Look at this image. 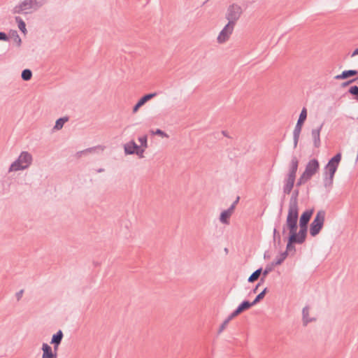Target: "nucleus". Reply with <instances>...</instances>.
<instances>
[{
	"label": "nucleus",
	"mask_w": 358,
	"mask_h": 358,
	"mask_svg": "<svg viewBox=\"0 0 358 358\" xmlns=\"http://www.w3.org/2000/svg\"><path fill=\"white\" fill-rule=\"evenodd\" d=\"M341 160V153L338 152L331 158L324 166V185L329 187L332 185L335 173Z\"/></svg>",
	"instance_id": "1"
},
{
	"label": "nucleus",
	"mask_w": 358,
	"mask_h": 358,
	"mask_svg": "<svg viewBox=\"0 0 358 358\" xmlns=\"http://www.w3.org/2000/svg\"><path fill=\"white\" fill-rule=\"evenodd\" d=\"M48 0H22L13 9L14 14H27L35 12L45 5Z\"/></svg>",
	"instance_id": "2"
},
{
	"label": "nucleus",
	"mask_w": 358,
	"mask_h": 358,
	"mask_svg": "<svg viewBox=\"0 0 358 358\" xmlns=\"http://www.w3.org/2000/svg\"><path fill=\"white\" fill-rule=\"evenodd\" d=\"M32 160V155L28 152L23 151L18 158L10 164L8 171L11 172L24 170L31 165Z\"/></svg>",
	"instance_id": "3"
},
{
	"label": "nucleus",
	"mask_w": 358,
	"mask_h": 358,
	"mask_svg": "<svg viewBox=\"0 0 358 358\" xmlns=\"http://www.w3.org/2000/svg\"><path fill=\"white\" fill-rule=\"evenodd\" d=\"M299 219V208L289 207L286 219V227L289 234H297V221Z\"/></svg>",
	"instance_id": "4"
},
{
	"label": "nucleus",
	"mask_w": 358,
	"mask_h": 358,
	"mask_svg": "<svg viewBox=\"0 0 358 358\" xmlns=\"http://www.w3.org/2000/svg\"><path fill=\"white\" fill-rule=\"evenodd\" d=\"M325 216L326 212L323 210H320L317 213L310 225V234L313 237L316 236L320 232L324 225Z\"/></svg>",
	"instance_id": "5"
},
{
	"label": "nucleus",
	"mask_w": 358,
	"mask_h": 358,
	"mask_svg": "<svg viewBox=\"0 0 358 358\" xmlns=\"http://www.w3.org/2000/svg\"><path fill=\"white\" fill-rule=\"evenodd\" d=\"M314 210L308 209L305 210L299 218V231H298L297 235L303 238H306L307 236V231H308V224L309 221L313 215Z\"/></svg>",
	"instance_id": "6"
},
{
	"label": "nucleus",
	"mask_w": 358,
	"mask_h": 358,
	"mask_svg": "<svg viewBox=\"0 0 358 358\" xmlns=\"http://www.w3.org/2000/svg\"><path fill=\"white\" fill-rule=\"evenodd\" d=\"M243 12V10L242 7L238 3H234L229 5L227 8L225 17L228 20V22L232 23L235 25L236 22L241 17Z\"/></svg>",
	"instance_id": "7"
},
{
	"label": "nucleus",
	"mask_w": 358,
	"mask_h": 358,
	"mask_svg": "<svg viewBox=\"0 0 358 358\" xmlns=\"http://www.w3.org/2000/svg\"><path fill=\"white\" fill-rule=\"evenodd\" d=\"M307 118V110L303 108L299 115V119L293 131L294 148H296L301 131L302 126Z\"/></svg>",
	"instance_id": "8"
},
{
	"label": "nucleus",
	"mask_w": 358,
	"mask_h": 358,
	"mask_svg": "<svg viewBox=\"0 0 358 358\" xmlns=\"http://www.w3.org/2000/svg\"><path fill=\"white\" fill-rule=\"evenodd\" d=\"M319 169L320 164L318 160L313 159L307 163L303 173L310 179L318 171Z\"/></svg>",
	"instance_id": "9"
},
{
	"label": "nucleus",
	"mask_w": 358,
	"mask_h": 358,
	"mask_svg": "<svg viewBox=\"0 0 358 358\" xmlns=\"http://www.w3.org/2000/svg\"><path fill=\"white\" fill-rule=\"evenodd\" d=\"M234 26L232 23L228 22L218 35L217 41L222 43L227 41L234 31Z\"/></svg>",
	"instance_id": "10"
},
{
	"label": "nucleus",
	"mask_w": 358,
	"mask_h": 358,
	"mask_svg": "<svg viewBox=\"0 0 358 358\" xmlns=\"http://www.w3.org/2000/svg\"><path fill=\"white\" fill-rule=\"evenodd\" d=\"M124 152L126 155L136 154L141 157L144 152L143 149H141L134 141H131L126 143L124 146Z\"/></svg>",
	"instance_id": "11"
},
{
	"label": "nucleus",
	"mask_w": 358,
	"mask_h": 358,
	"mask_svg": "<svg viewBox=\"0 0 358 358\" xmlns=\"http://www.w3.org/2000/svg\"><path fill=\"white\" fill-rule=\"evenodd\" d=\"M306 239L299 236L297 234H289L288 237V242L286 247L285 251H292L295 252L294 244H302L305 242Z\"/></svg>",
	"instance_id": "12"
},
{
	"label": "nucleus",
	"mask_w": 358,
	"mask_h": 358,
	"mask_svg": "<svg viewBox=\"0 0 358 358\" xmlns=\"http://www.w3.org/2000/svg\"><path fill=\"white\" fill-rule=\"evenodd\" d=\"M157 92L150 93L144 95L142 96L138 102L136 103V105L133 107L132 112L133 113H136L138 109L143 106L146 102H148L151 99L157 96Z\"/></svg>",
	"instance_id": "13"
},
{
	"label": "nucleus",
	"mask_w": 358,
	"mask_h": 358,
	"mask_svg": "<svg viewBox=\"0 0 358 358\" xmlns=\"http://www.w3.org/2000/svg\"><path fill=\"white\" fill-rule=\"evenodd\" d=\"M252 306H253L252 302L245 300L242 301L231 314L232 315V317H235L243 311L248 310Z\"/></svg>",
	"instance_id": "14"
},
{
	"label": "nucleus",
	"mask_w": 358,
	"mask_h": 358,
	"mask_svg": "<svg viewBox=\"0 0 358 358\" xmlns=\"http://www.w3.org/2000/svg\"><path fill=\"white\" fill-rule=\"evenodd\" d=\"M295 178L287 176L283 180V194L284 195L289 194L294 185Z\"/></svg>",
	"instance_id": "15"
},
{
	"label": "nucleus",
	"mask_w": 358,
	"mask_h": 358,
	"mask_svg": "<svg viewBox=\"0 0 358 358\" xmlns=\"http://www.w3.org/2000/svg\"><path fill=\"white\" fill-rule=\"evenodd\" d=\"M299 166V160L296 156H292L290 164H289V172L287 175V176H289L290 178H294L296 179V171Z\"/></svg>",
	"instance_id": "16"
},
{
	"label": "nucleus",
	"mask_w": 358,
	"mask_h": 358,
	"mask_svg": "<svg viewBox=\"0 0 358 358\" xmlns=\"http://www.w3.org/2000/svg\"><path fill=\"white\" fill-rule=\"evenodd\" d=\"M41 350L43 351L42 358H57V351H52V348L47 343H43Z\"/></svg>",
	"instance_id": "17"
},
{
	"label": "nucleus",
	"mask_w": 358,
	"mask_h": 358,
	"mask_svg": "<svg viewBox=\"0 0 358 358\" xmlns=\"http://www.w3.org/2000/svg\"><path fill=\"white\" fill-rule=\"evenodd\" d=\"M63 337L64 334L62 330H59L56 334L52 335L50 343L54 345L55 351H57L58 347L60 345Z\"/></svg>",
	"instance_id": "18"
},
{
	"label": "nucleus",
	"mask_w": 358,
	"mask_h": 358,
	"mask_svg": "<svg viewBox=\"0 0 358 358\" xmlns=\"http://www.w3.org/2000/svg\"><path fill=\"white\" fill-rule=\"evenodd\" d=\"M323 127V124H321L320 127L316 129H313L311 131L312 137L313 138L314 146L319 148L320 146V131Z\"/></svg>",
	"instance_id": "19"
},
{
	"label": "nucleus",
	"mask_w": 358,
	"mask_h": 358,
	"mask_svg": "<svg viewBox=\"0 0 358 358\" xmlns=\"http://www.w3.org/2000/svg\"><path fill=\"white\" fill-rule=\"evenodd\" d=\"M358 74L357 70H345L341 74L334 77L336 80H345L350 77L355 76Z\"/></svg>",
	"instance_id": "20"
},
{
	"label": "nucleus",
	"mask_w": 358,
	"mask_h": 358,
	"mask_svg": "<svg viewBox=\"0 0 358 358\" xmlns=\"http://www.w3.org/2000/svg\"><path fill=\"white\" fill-rule=\"evenodd\" d=\"M234 210L232 208H229L228 209L222 211L220 216V220L223 224H229V220L230 217L231 216Z\"/></svg>",
	"instance_id": "21"
},
{
	"label": "nucleus",
	"mask_w": 358,
	"mask_h": 358,
	"mask_svg": "<svg viewBox=\"0 0 358 358\" xmlns=\"http://www.w3.org/2000/svg\"><path fill=\"white\" fill-rule=\"evenodd\" d=\"M299 194V190L296 189L293 191L291 198L289 202V207L290 208H299L298 205V196Z\"/></svg>",
	"instance_id": "22"
},
{
	"label": "nucleus",
	"mask_w": 358,
	"mask_h": 358,
	"mask_svg": "<svg viewBox=\"0 0 358 358\" xmlns=\"http://www.w3.org/2000/svg\"><path fill=\"white\" fill-rule=\"evenodd\" d=\"M302 315H303V322L304 325H306L308 323L313 321V319L309 317V308L308 306H305L302 310Z\"/></svg>",
	"instance_id": "23"
},
{
	"label": "nucleus",
	"mask_w": 358,
	"mask_h": 358,
	"mask_svg": "<svg viewBox=\"0 0 358 358\" xmlns=\"http://www.w3.org/2000/svg\"><path fill=\"white\" fill-rule=\"evenodd\" d=\"M9 38H11L13 39L15 43L17 46H20L22 43V40L16 30H10L9 32Z\"/></svg>",
	"instance_id": "24"
},
{
	"label": "nucleus",
	"mask_w": 358,
	"mask_h": 358,
	"mask_svg": "<svg viewBox=\"0 0 358 358\" xmlns=\"http://www.w3.org/2000/svg\"><path fill=\"white\" fill-rule=\"evenodd\" d=\"M15 22L17 23L18 24V28L23 33V34H26L27 33V29H26V24L25 22H24V20L20 17V16H16L15 17Z\"/></svg>",
	"instance_id": "25"
},
{
	"label": "nucleus",
	"mask_w": 358,
	"mask_h": 358,
	"mask_svg": "<svg viewBox=\"0 0 358 358\" xmlns=\"http://www.w3.org/2000/svg\"><path fill=\"white\" fill-rule=\"evenodd\" d=\"M262 268H259L258 269H257L256 271H255L248 278V281L249 282H255V280H257L260 275L262 274Z\"/></svg>",
	"instance_id": "26"
},
{
	"label": "nucleus",
	"mask_w": 358,
	"mask_h": 358,
	"mask_svg": "<svg viewBox=\"0 0 358 358\" xmlns=\"http://www.w3.org/2000/svg\"><path fill=\"white\" fill-rule=\"evenodd\" d=\"M68 120H69L68 117H60V118L57 119L55 122L54 129L56 130L61 129L63 127L64 123L66 122Z\"/></svg>",
	"instance_id": "27"
},
{
	"label": "nucleus",
	"mask_w": 358,
	"mask_h": 358,
	"mask_svg": "<svg viewBox=\"0 0 358 358\" xmlns=\"http://www.w3.org/2000/svg\"><path fill=\"white\" fill-rule=\"evenodd\" d=\"M273 266H275V265H273V262L271 263V264L270 265H267L264 270L262 271V277L261 278V282H264V280H265V278L266 276L270 273L272 271L273 268Z\"/></svg>",
	"instance_id": "28"
},
{
	"label": "nucleus",
	"mask_w": 358,
	"mask_h": 358,
	"mask_svg": "<svg viewBox=\"0 0 358 358\" xmlns=\"http://www.w3.org/2000/svg\"><path fill=\"white\" fill-rule=\"evenodd\" d=\"M32 77V72L30 69H26L22 71L21 78L24 81H29Z\"/></svg>",
	"instance_id": "29"
},
{
	"label": "nucleus",
	"mask_w": 358,
	"mask_h": 358,
	"mask_svg": "<svg viewBox=\"0 0 358 358\" xmlns=\"http://www.w3.org/2000/svg\"><path fill=\"white\" fill-rule=\"evenodd\" d=\"M267 287H265L256 297L255 299L252 301V304L253 306L256 305L257 303H259L262 299H264L265 296V294L267 292Z\"/></svg>",
	"instance_id": "30"
},
{
	"label": "nucleus",
	"mask_w": 358,
	"mask_h": 358,
	"mask_svg": "<svg viewBox=\"0 0 358 358\" xmlns=\"http://www.w3.org/2000/svg\"><path fill=\"white\" fill-rule=\"evenodd\" d=\"M288 255L287 251H285L280 254V256L278 258H276L274 262H273V265L277 266L281 264L284 260L287 258Z\"/></svg>",
	"instance_id": "31"
},
{
	"label": "nucleus",
	"mask_w": 358,
	"mask_h": 358,
	"mask_svg": "<svg viewBox=\"0 0 358 358\" xmlns=\"http://www.w3.org/2000/svg\"><path fill=\"white\" fill-rule=\"evenodd\" d=\"M234 318V317H232V315L230 314L228 317L223 322V323L220 325L219 329H218V334H220L221 332H222L224 329L226 328V327L227 326V324H229V322L233 319Z\"/></svg>",
	"instance_id": "32"
},
{
	"label": "nucleus",
	"mask_w": 358,
	"mask_h": 358,
	"mask_svg": "<svg viewBox=\"0 0 358 358\" xmlns=\"http://www.w3.org/2000/svg\"><path fill=\"white\" fill-rule=\"evenodd\" d=\"M310 178L307 177L304 173H302L300 178H299L298 181L296 182V187H299L304 183H306L307 181H308Z\"/></svg>",
	"instance_id": "33"
},
{
	"label": "nucleus",
	"mask_w": 358,
	"mask_h": 358,
	"mask_svg": "<svg viewBox=\"0 0 358 358\" xmlns=\"http://www.w3.org/2000/svg\"><path fill=\"white\" fill-rule=\"evenodd\" d=\"M348 92L355 96V99L358 101V86L354 85L350 87Z\"/></svg>",
	"instance_id": "34"
},
{
	"label": "nucleus",
	"mask_w": 358,
	"mask_h": 358,
	"mask_svg": "<svg viewBox=\"0 0 358 358\" xmlns=\"http://www.w3.org/2000/svg\"><path fill=\"white\" fill-rule=\"evenodd\" d=\"M96 149H100L101 151L103 150V148H102L101 146L99 145V146H96V147H92V148H87V149H85L84 150H82V151H79V152H78V154H79V153L92 152L96 150Z\"/></svg>",
	"instance_id": "35"
},
{
	"label": "nucleus",
	"mask_w": 358,
	"mask_h": 358,
	"mask_svg": "<svg viewBox=\"0 0 358 358\" xmlns=\"http://www.w3.org/2000/svg\"><path fill=\"white\" fill-rule=\"evenodd\" d=\"M147 139H148L147 136H145V135L140 136L138 138V141L141 143V145L143 148L148 147Z\"/></svg>",
	"instance_id": "36"
},
{
	"label": "nucleus",
	"mask_w": 358,
	"mask_h": 358,
	"mask_svg": "<svg viewBox=\"0 0 358 358\" xmlns=\"http://www.w3.org/2000/svg\"><path fill=\"white\" fill-rule=\"evenodd\" d=\"M276 240H278V243H280V236L278 233L276 228H274L273 229V241L275 242Z\"/></svg>",
	"instance_id": "37"
},
{
	"label": "nucleus",
	"mask_w": 358,
	"mask_h": 358,
	"mask_svg": "<svg viewBox=\"0 0 358 358\" xmlns=\"http://www.w3.org/2000/svg\"><path fill=\"white\" fill-rule=\"evenodd\" d=\"M152 134L162 137H168V135L164 131L159 129H156L155 131H152Z\"/></svg>",
	"instance_id": "38"
},
{
	"label": "nucleus",
	"mask_w": 358,
	"mask_h": 358,
	"mask_svg": "<svg viewBox=\"0 0 358 358\" xmlns=\"http://www.w3.org/2000/svg\"><path fill=\"white\" fill-rule=\"evenodd\" d=\"M0 41H8L9 36L5 32L0 31Z\"/></svg>",
	"instance_id": "39"
},
{
	"label": "nucleus",
	"mask_w": 358,
	"mask_h": 358,
	"mask_svg": "<svg viewBox=\"0 0 358 358\" xmlns=\"http://www.w3.org/2000/svg\"><path fill=\"white\" fill-rule=\"evenodd\" d=\"M357 79H358L357 78H353L352 80H348L346 82H344L341 84V87H347L348 85H349L350 84L354 83Z\"/></svg>",
	"instance_id": "40"
},
{
	"label": "nucleus",
	"mask_w": 358,
	"mask_h": 358,
	"mask_svg": "<svg viewBox=\"0 0 358 358\" xmlns=\"http://www.w3.org/2000/svg\"><path fill=\"white\" fill-rule=\"evenodd\" d=\"M23 289H21L16 293L15 296L17 301H20L21 299L23 294Z\"/></svg>",
	"instance_id": "41"
},
{
	"label": "nucleus",
	"mask_w": 358,
	"mask_h": 358,
	"mask_svg": "<svg viewBox=\"0 0 358 358\" xmlns=\"http://www.w3.org/2000/svg\"><path fill=\"white\" fill-rule=\"evenodd\" d=\"M240 200V197L239 196H237L236 200L233 202V203L231 205V206L229 208H233V210H234L235 208H236V206L237 205V203H238Z\"/></svg>",
	"instance_id": "42"
},
{
	"label": "nucleus",
	"mask_w": 358,
	"mask_h": 358,
	"mask_svg": "<svg viewBox=\"0 0 358 358\" xmlns=\"http://www.w3.org/2000/svg\"><path fill=\"white\" fill-rule=\"evenodd\" d=\"M263 282H261V280L257 283V285L255 286V287L253 289L252 292H256L258 287L262 284Z\"/></svg>",
	"instance_id": "43"
},
{
	"label": "nucleus",
	"mask_w": 358,
	"mask_h": 358,
	"mask_svg": "<svg viewBox=\"0 0 358 358\" xmlns=\"http://www.w3.org/2000/svg\"><path fill=\"white\" fill-rule=\"evenodd\" d=\"M358 55V48H356L352 52L351 57H355Z\"/></svg>",
	"instance_id": "44"
},
{
	"label": "nucleus",
	"mask_w": 358,
	"mask_h": 358,
	"mask_svg": "<svg viewBox=\"0 0 358 358\" xmlns=\"http://www.w3.org/2000/svg\"><path fill=\"white\" fill-rule=\"evenodd\" d=\"M222 134H223L224 136H226V137H229V136H228V134H227V131H222Z\"/></svg>",
	"instance_id": "45"
},
{
	"label": "nucleus",
	"mask_w": 358,
	"mask_h": 358,
	"mask_svg": "<svg viewBox=\"0 0 358 358\" xmlns=\"http://www.w3.org/2000/svg\"><path fill=\"white\" fill-rule=\"evenodd\" d=\"M103 171H104V169L101 168V169H99L97 170V172H98V173H101V172H103Z\"/></svg>",
	"instance_id": "46"
},
{
	"label": "nucleus",
	"mask_w": 358,
	"mask_h": 358,
	"mask_svg": "<svg viewBox=\"0 0 358 358\" xmlns=\"http://www.w3.org/2000/svg\"><path fill=\"white\" fill-rule=\"evenodd\" d=\"M282 233L283 234L285 233V227H284L283 229H282Z\"/></svg>",
	"instance_id": "47"
},
{
	"label": "nucleus",
	"mask_w": 358,
	"mask_h": 358,
	"mask_svg": "<svg viewBox=\"0 0 358 358\" xmlns=\"http://www.w3.org/2000/svg\"><path fill=\"white\" fill-rule=\"evenodd\" d=\"M83 154V153H79V154L77 153L78 156H79V157H80Z\"/></svg>",
	"instance_id": "48"
},
{
	"label": "nucleus",
	"mask_w": 358,
	"mask_h": 358,
	"mask_svg": "<svg viewBox=\"0 0 358 358\" xmlns=\"http://www.w3.org/2000/svg\"><path fill=\"white\" fill-rule=\"evenodd\" d=\"M264 258H266V257H268V255H266V253H265V254L264 255Z\"/></svg>",
	"instance_id": "49"
},
{
	"label": "nucleus",
	"mask_w": 358,
	"mask_h": 358,
	"mask_svg": "<svg viewBox=\"0 0 358 358\" xmlns=\"http://www.w3.org/2000/svg\"><path fill=\"white\" fill-rule=\"evenodd\" d=\"M264 258H266V257H268V255H266V253H265V254L264 255Z\"/></svg>",
	"instance_id": "50"
},
{
	"label": "nucleus",
	"mask_w": 358,
	"mask_h": 358,
	"mask_svg": "<svg viewBox=\"0 0 358 358\" xmlns=\"http://www.w3.org/2000/svg\"><path fill=\"white\" fill-rule=\"evenodd\" d=\"M357 78H358V76H357Z\"/></svg>",
	"instance_id": "51"
}]
</instances>
